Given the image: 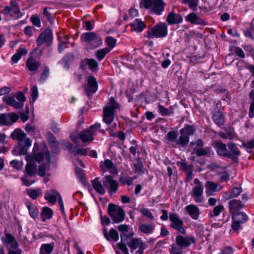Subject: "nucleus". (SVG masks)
Returning <instances> with one entry per match:
<instances>
[{
  "label": "nucleus",
  "mask_w": 254,
  "mask_h": 254,
  "mask_svg": "<svg viewBox=\"0 0 254 254\" xmlns=\"http://www.w3.org/2000/svg\"><path fill=\"white\" fill-rule=\"evenodd\" d=\"M89 150V148L86 149H78L76 147L73 148L72 150V153L74 155L80 154L81 155H86L88 154V151Z\"/></svg>",
  "instance_id": "55"
},
{
  "label": "nucleus",
  "mask_w": 254,
  "mask_h": 254,
  "mask_svg": "<svg viewBox=\"0 0 254 254\" xmlns=\"http://www.w3.org/2000/svg\"><path fill=\"white\" fill-rule=\"evenodd\" d=\"M3 100L7 105L16 108L15 96L14 94L4 96Z\"/></svg>",
  "instance_id": "43"
},
{
  "label": "nucleus",
  "mask_w": 254,
  "mask_h": 254,
  "mask_svg": "<svg viewBox=\"0 0 254 254\" xmlns=\"http://www.w3.org/2000/svg\"><path fill=\"white\" fill-rule=\"evenodd\" d=\"M198 0H183V2L187 4L190 8L195 11L197 9Z\"/></svg>",
  "instance_id": "48"
},
{
  "label": "nucleus",
  "mask_w": 254,
  "mask_h": 254,
  "mask_svg": "<svg viewBox=\"0 0 254 254\" xmlns=\"http://www.w3.org/2000/svg\"><path fill=\"white\" fill-rule=\"evenodd\" d=\"M127 245L131 249V252L133 250H134L138 248L139 249L137 252L143 253V251L146 247L145 243L141 241L140 239L133 238L130 239L129 242L127 243Z\"/></svg>",
  "instance_id": "13"
},
{
  "label": "nucleus",
  "mask_w": 254,
  "mask_h": 254,
  "mask_svg": "<svg viewBox=\"0 0 254 254\" xmlns=\"http://www.w3.org/2000/svg\"><path fill=\"white\" fill-rule=\"evenodd\" d=\"M242 191V190L241 188L235 187L233 189H232L230 191V192L231 193V196H232V198L237 197L241 193Z\"/></svg>",
  "instance_id": "61"
},
{
  "label": "nucleus",
  "mask_w": 254,
  "mask_h": 254,
  "mask_svg": "<svg viewBox=\"0 0 254 254\" xmlns=\"http://www.w3.org/2000/svg\"><path fill=\"white\" fill-rule=\"evenodd\" d=\"M4 233L5 236L1 238V241L9 251L8 254H16V242L14 236L6 230H4Z\"/></svg>",
  "instance_id": "8"
},
{
  "label": "nucleus",
  "mask_w": 254,
  "mask_h": 254,
  "mask_svg": "<svg viewBox=\"0 0 254 254\" xmlns=\"http://www.w3.org/2000/svg\"><path fill=\"white\" fill-rule=\"evenodd\" d=\"M103 179V185L105 189L107 190L108 193L111 195L116 193L118 190V184L113 179V177L111 175L106 176Z\"/></svg>",
  "instance_id": "10"
},
{
  "label": "nucleus",
  "mask_w": 254,
  "mask_h": 254,
  "mask_svg": "<svg viewBox=\"0 0 254 254\" xmlns=\"http://www.w3.org/2000/svg\"><path fill=\"white\" fill-rule=\"evenodd\" d=\"M103 233L105 238L108 241L113 240L117 242L119 240L118 233L113 228L110 230L109 234L106 229L104 230Z\"/></svg>",
  "instance_id": "26"
},
{
  "label": "nucleus",
  "mask_w": 254,
  "mask_h": 254,
  "mask_svg": "<svg viewBox=\"0 0 254 254\" xmlns=\"http://www.w3.org/2000/svg\"><path fill=\"white\" fill-rule=\"evenodd\" d=\"M27 207L28 209L30 216L33 219L37 218L39 214L37 207L31 203H28Z\"/></svg>",
  "instance_id": "40"
},
{
  "label": "nucleus",
  "mask_w": 254,
  "mask_h": 254,
  "mask_svg": "<svg viewBox=\"0 0 254 254\" xmlns=\"http://www.w3.org/2000/svg\"><path fill=\"white\" fill-rule=\"evenodd\" d=\"M194 184L195 186L192 189L191 195L196 203H202L204 201L203 186L197 178L194 180Z\"/></svg>",
  "instance_id": "7"
},
{
  "label": "nucleus",
  "mask_w": 254,
  "mask_h": 254,
  "mask_svg": "<svg viewBox=\"0 0 254 254\" xmlns=\"http://www.w3.org/2000/svg\"><path fill=\"white\" fill-rule=\"evenodd\" d=\"M53 40L52 33L49 28L46 29L39 36L37 40L38 47L41 46L44 43L47 47L50 46Z\"/></svg>",
  "instance_id": "11"
},
{
  "label": "nucleus",
  "mask_w": 254,
  "mask_h": 254,
  "mask_svg": "<svg viewBox=\"0 0 254 254\" xmlns=\"http://www.w3.org/2000/svg\"><path fill=\"white\" fill-rule=\"evenodd\" d=\"M227 146L230 150V154L232 155V157L231 158H230V159H232L233 160H235L236 158V156H239L240 155L241 153L240 151L237 147V145L232 142H230L228 143Z\"/></svg>",
  "instance_id": "27"
},
{
  "label": "nucleus",
  "mask_w": 254,
  "mask_h": 254,
  "mask_svg": "<svg viewBox=\"0 0 254 254\" xmlns=\"http://www.w3.org/2000/svg\"><path fill=\"white\" fill-rule=\"evenodd\" d=\"M34 159L38 162H40L42 160H45L46 162H50V153L46 146L43 147L42 151L34 155Z\"/></svg>",
  "instance_id": "20"
},
{
  "label": "nucleus",
  "mask_w": 254,
  "mask_h": 254,
  "mask_svg": "<svg viewBox=\"0 0 254 254\" xmlns=\"http://www.w3.org/2000/svg\"><path fill=\"white\" fill-rule=\"evenodd\" d=\"M26 66L30 71L37 70L40 66V62L32 58L28 59Z\"/></svg>",
  "instance_id": "34"
},
{
  "label": "nucleus",
  "mask_w": 254,
  "mask_h": 254,
  "mask_svg": "<svg viewBox=\"0 0 254 254\" xmlns=\"http://www.w3.org/2000/svg\"><path fill=\"white\" fill-rule=\"evenodd\" d=\"M243 217H244V220L242 221H236L235 220H233V222L231 225L232 229L235 231L237 230L240 227L241 225L246 222L248 220V217L247 215L242 214Z\"/></svg>",
  "instance_id": "47"
},
{
  "label": "nucleus",
  "mask_w": 254,
  "mask_h": 254,
  "mask_svg": "<svg viewBox=\"0 0 254 254\" xmlns=\"http://www.w3.org/2000/svg\"><path fill=\"white\" fill-rule=\"evenodd\" d=\"M30 19L34 25L38 27L41 26V21L38 16L33 15L30 17Z\"/></svg>",
  "instance_id": "59"
},
{
  "label": "nucleus",
  "mask_w": 254,
  "mask_h": 254,
  "mask_svg": "<svg viewBox=\"0 0 254 254\" xmlns=\"http://www.w3.org/2000/svg\"><path fill=\"white\" fill-rule=\"evenodd\" d=\"M92 133L89 129L81 131L79 134V137L84 143L91 142L93 140Z\"/></svg>",
  "instance_id": "31"
},
{
  "label": "nucleus",
  "mask_w": 254,
  "mask_h": 254,
  "mask_svg": "<svg viewBox=\"0 0 254 254\" xmlns=\"http://www.w3.org/2000/svg\"><path fill=\"white\" fill-rule=\"evenodd\" d=\"M102 183L100 180V177H97L91 181V185L93 188L96 192L100 195H103L106 192L105 187Z\"/></svg>",
  "instance_id": "21"
},
{
  "label": "nucleus",
  "mask_w": 254,
  "mask_h": 254,
  "mask_svg": "<svg viewBox=\"0 0 254 254\" xmlns=\"http://www.w3.org/2000/svg\"><path fill=\"white\" fill-rule=\"evenodd\" d=\"M118 229L119 231L122 232V233L121 234V241L126 242L129 236L125 234V232L128 231V226L126 224H122L119 225L118 226Z\"/></svg>",
  "instance_id": "37"
},
{
  "label": "nucleus",
  "mask_w": 254,
  "mask_h": 254,
  "mask_svg": "<svg viewBox=\"0 0 254 254\" xmlns=\"http://www.w3.org/2000/svg\"><path fill=\"white\" fill-rule=\"evenodd\" d=\"M158 112L162 116H169L174 114V108L170 106L168 108L164 107L162 105H159L158 106Z\"/></svg>",
  "instance_id": "33"
},
{
  "label": "nucleus",
  "mask_w": 254,
  "mask_h": 254,
  "mask_svg": "<svg viewBox=\"0 0 254 254\" xmlns=\"http://www.w3.org/2000/svg\"><path fill=\"white\" fill-rule=\"evenodd\" d=\"M186 20L192 24L206 25L207 23L202 19L199 18L195 13L192 12L185 17Z\"/></svg>",
  "instance_id": "24"
},
{
  "label": "nucleus",
  "mask_w": 254,
  "mask_h": 254,
  "mask_svg": "<svg viewBox=\"0 0 254 254\" xmlns=\"http://www.w3.org/2000/svg\"><path fill=\"white\" fill-rule=\"evenodd\" d=\"M177 133L175 131H170L168 132L166 135L167 140L169 142L175 143V144H176L177 141Z\"/></svg>",
  "instance_id": "49"
},
{
  "label": "nucleus",
  "mask_w": 254,
  "mask_h": 254,
  "mask_svg": "<svg viewBox=\"0 0 254 254\" xmlns=\"http://www.w3.org/2000/svg\"><path fill=\"white\" fill-rule=\"evenodd\" d=\"M51 191L52 192H51L49 190L46 191L45 192L44 198L49 202L54 204L56 203L58 198V195H57V193L59 192L54 190H51Z\"/></svg>",
  "instance_id": "30"
},
{
  "label": "nucleus",
  "mask_w": 254,
  "mask_h": 254,
  "mask_svg": "<svg viewBox=\"0 0 254 254\" xmlns=\"http://www.w3.org/2000/svg\"><path fill=\"white\" fill-rule=\"evenodd\" d=\"M165 5V2L162 0H154V2L148 9L149 12L157 15H161L164 10Z\"/></svg>",
  "instance_id": "12"
},
{
  "label": "nucleus",
  "mask_w": 254,
  "mask_h": 254,
  "mask_svg": "<svg viewBox=\"0 0 254 254\" xmlns=\"http://www.w3.org/2000/svg\"><path fill=\"white\" fill-rule=\"evenodd\" d=\"M29 114V110L28 107H26L25 112H20V119L23 123L25 122L29 119L28 114Z\"/></svg>",
  "instance_id": "58"
},
{
  "label": "nucleus",
  "mask_w": 254,
  "mask_h": 254,
  "mask_svg": "<svg viewBox=\"0 0 254 254\" xmlns=\"http://www.w3.org/2000/svg\"><path fill=\"white\" fill-rule=\"evenodd\" d=\"M212 119L214 123L221 126L224 123V118L222 113L218 110H214L212 114Z\"/></svg>",
  "instance_id": "28"
},
{
  "label": "nucleus",
  "mask_w": 254,
  "mask_h": 254,
  "mask_svg": "<svg viewBox=\"0 0 254 254\" xmlns=\"http://www.w3.org/2000/svg\"><path fill=\"white\" fill-rule=\"evenodd\" d=\"M153 2L154 0H140V7L148 10Z\"/></svg>",
  "instance_id": "54"
},
{
  "label": "nucleus",
  "mask_w": 254,
  "mask_h": 254,
  "mask_svg": "<svg viewBox=\"0 0 254 254\" xmlns=\"http://www.w3.org/2000/svg\"><path fill=\"white\" fill-rule=\"evenodd\" d=\"M225 210L224 206L222 204L215 206L213 209L212 213L208 214L210 217L218 216L220 214Z\"/></svg>",
  "instance_id": "45"
},
{
  "label": "nucleus",
  "mask_w": 254,
  "mask_h": 254,
  "mask_svg": "<svg viewBox=\"0 0 254 254\" xmlns=\"http://www.w3.org/2000/svg\"><path fill=\"white\" fill-rule=\"evenodd\" d=\"M244 207V204L240 200L234 199L230 200L228 202V208L232 215L238 212V211Z\"/></svg>",
  "instance_id": "19"
},
{
  "label": "nucleus",
  "mask_w": 254,
  "mask_h": 254,
  "mask_svg": "<svg viewBox=\"0 0 254 254\" xmlns=\"http://www.w3.org/2000/svg\"><path fill=\"white\" fill-rule=\"evenodd\" d=\"M118 108H119V104L113 97H111L109 102L103 108V122L107 125L111 124L114 119L115 110Z\"/></svg>",
  "instance_id": "3"
},
{
  "label": "nucleus",
  "mask_w": 254,
  "mask_h": 254,
  "mask_svg": "<svg viewBox=\"0 0 254 254\" xmlns=\"http://www.w3.org/2000/svg\"><path fill=\"white\" fill-rule=\"evenodd\" d=\"M98 89V83L96 78L90 75L87 78V85L85 88V92L87 95L95 93Z\"/></svg>",
  "instance_id": "15"
},
{
  "label": "nucleus",
  "mask_w": 254,
  "mask_h": 254,
  "mask_svg": "<svg viewBox=\"0 0 254 254\" xmlns=\"http://www.w3.org/2000/svg\"><path fill=\"white\" fill-rule=\"evenodd\" d=\"M26 174L25 175L33 177L37 172L36 165L32 163H28L25 168Z\"/></svg>",
  "instance_id": "39"
},
{
  "label": "nucleus",
  "mask_w": 254,
  "mask_h": 254,
  "mask_svg": "<svg viewBox=\"0 0 254 254\" xmlns=\"http://www.w3.org/2000/svg\"><path fill=\"white\" fill-rule=\"evenodd\" d=\"M190 141V137L185 134H181L179 139H177L176 145L182 147H186Z\"/></svg>",
  "instance_id": "42"
},
{
  "label": "nucleus",
  "mask_w": 254,
  "mask_h": 254,
  "mask_svg": "<svg viewBox=\"0 0 254 254\" xmlns=\"http://www.w3.org/2000/svg\"><path fill=\"white\" fill-rule=\"evenodd\" d=\"M168 34V27L166 23L160 22L147 32V37L149 39L153 38H163Z\"/></svg>",
  "instance_id": "4"
},
{
  "label": "nucleus",
  "mask_w": 254,
  "mask_h": 254,
  "mask_svg": "<svg viewBox=\"0 0 254 254\" xmlns=\"http://www.w3.org/2000/svg\"><path fill=\"white\" fill-rule=\"evenodd\" d=\"M140 212L141 213V214L146 216L147 217L149 218V219L151 220L154 219V217L152 215V214L149 211V210L147 208H143L141 209L140 210Z\"/></svg>",
  "instance_id": "62"
},
{
  "label": "nucleus",
  "mask_w": 254,
  "mask_h": 254,
  "mask_svg": "<svg viewBox=\"0 0 254 254\" xmlns=\"http://www.w3.org/2000/svg\"><path fill=\"white\" fill-rule=\"evenodd\" d=\"M170 221V227L178 231L180 233L185 235L186 233L185 225L183 221L180 216L176 213H170L169 216Z\"/></svg>",
  "instance_id": "6"
},
{
  "label": "nucleus",
  "mask_w": 254,
  "mask_h": 254,
  "mask_svg": "<svg viewBox=\"0 0 254 254\" xmlns=\"http://www.w3.org/2000/svg\"><path fill=\"white\" fill-rule=\"evenodd\" d=\"M49 69L48 67H46L44 68V69L41 75L40 81L43 82V81H44L45 80H46L49 76Z\"/></svg>",
  "instance_id": "63"
},
{
  "label": "nucleus",
  "mask_w": 254,
  "mask_h": 254,
  "mask_svg": "<svg viewBox=\"0 0 254 254\" xmlns=\"http://www.w3.org/2000/svg\"><path fill=\"white\" fill-rule=\"evenodd\" d=\"M209 149V148H208V147H206L205 148H196V147L194 148V151L195 152L196 154L198 156L206 155L207 154L208 150Z\"/></svg>",
  "instance_id": "56"
},
{
  "label": "nucleus",
  "mask_w": 254,
  "mask_h": 254,
  "mask_svg": "<svg viewBox=\"0 0 254 254\" xmlns=\"http://www.w3.org/2000/svg\"><path fill=\"white\" fill-rule=\"evenodd\" d=\"M185 210L190 216L193 220L198 219L200 212L197 206L194 204H190L186 206Z\"/></svg>",
  "instance_id": "23"
},
{
  "label": "nucleus",
  "mask_w": 254,
  "mask_h": 254,
  "mask_svg": "<svg viewBox=\"0 0 254 254\" xmlns=\"http://www.w3.org/2000/svg\"><path fill=\"white\" fill-rule=\"evenodd\" d=\"M54 247L55 244L54 242L50 244H43L40 248L39 254H51Z\"/></svg>",
  "instance_id": "29"
},
{
  "label": "nucleus",
  "mask_w": 254,
  "mask_h": 254,
  "mask_svg": "<svg viewBox=\"0 0 254 254\" xmlns=\"http://www.w3.org/2000/svg\"><path fill=\"white\" fill-rule=\"evenodd\" d=\"M108 213L114 222H122L125 217V213L122 208L118 205L110 203L108 207Z\"/></svg>",
  "instance_id": "5"
},
{
  "label": "nucleus",
  "mask_w": 254,
  "mask_h": 254,
  "mask_svg": "<svg viewBox=\"0 0 254 254\" xmlns=\"http://www.w3.org/2000/svg\"><path fill=\"white\" fill-rule=\"evenodd\" d=\"M110 51L111 49L107 47L101 49L96 52V58L99 61H101Z\"/></svg>",
  "instance_id": "38"
},
{
  "label": "nucleus",
  "mask_w": 254,
  "mask_h": 254,
  "mask_svg": "<svg viewBox=\"0 0 254 254\" xmlns=\"http://www.w3.org/2000/svg\"><path fill=\"white\" fill-rule=\"evenodd\" d=\"M205 188L206 189V193H207V190H210L212 192H216L219 191L221 189V187L219 186V184L212 181L206 182L205 183Z\"/></svg>",
  "instance_id": "36"
},
{
  "label": "nucleus",
  "mask_w": 254,
  "mask_h": 254,
  "mask_svg": "<svg viewBox=\"0 0 254 254\" xmlns=\"http://www.w3.org/2000/svg\"><path fill=\"white\" fill-rule=\"evenodd\" d=\"M221 254H230L233 253V249L231 246H226L221 249Z\"/></svg>",
  "instance_id": "64"
},
{
  "label": "nucleus",
  "mask_w": 254,
  "mask_h": 254,
  "mask_svg": "<svg viewBox=\"0 0 254 254\" xmlns=\"http://www.w3.org/2000/svg\"><path fill=\"white\" fill-rule=\"evenodd\" d=\"M1 13L6 16L7 19L12 17L16 14V1L12 0L10 5L5 6L1 10Z\"/></svg>",
  "instance_id": "22"
},
{
  "label": "nucleus",
  "mask_w": 254,
  "mask_h": 254,
  "mask_svg": "<svg viewBox=\"0 0 254 254\" xmlns=\"http://www.w3.org/2000/svg\"><path fill=\"white\" fill-rule=\"evenodd\" d=\"M166 21L169 25L179 24L183 22V18L181 14L173 10L168 13Z\"/></svg>",
  "instance_id": "16"
},
{
  "label": "nucleus",
  "mask_w": 254,
  "mask_h": 254,
  "mask_svg": "<svg viewBox=\"0 0 254 254\" xmlns=\"http://www.w3.org/2000/svg\"><path fill=\"white\" fill-rule=\"evenodd\" d=\"M100 167L104 172L109 171L113 174L118 173L117 169L113 162L109 159H106L104 162L101 161L100 163Z\"/></svg>",
  "instance_id": "17"
},
{
  "label": "nucleus",
  "mask_w": 254,
  "mask_h": 254,
  "mask_svg": "<svg viewBox=\"0 0 254 254\" xmlns=\"http://www.w3.org/2000/svg\"><path fill=\"white\" fill-rule=\"evenodd\" d=\"M195 242V239L193 236L177 235L175 238V244L170 245L169 253L170 254H183V249L189 247Z\"/></svg>",
  "instance_id": "1"
},
{
  "label": "nucleus",
  "mask_w": 254,
  "mask_h": 254,
  "mask_svg": "<svg viewBox=\"0 0 254 254\" xmlns=\"http://www.w3.org/2000/svg\"><path fill=\"white\" fill-rule=\"evenodd\" d=\"M80 40L85 44L86 49L88 50H94L100 46L103 43L102 38L94 32L82 33Z\"/></svg>",
  "instance_id": "2"
},
{
  "label": "nucleus",
  "mask_w": 254,
  "mask_h": 254,
  "mask_svg": "<svg viewBox=\"0 0 254 254\" xmlns=\"http://www.w3.org/2000/svg\"><path fill=\"white\" fill-rule=\"evenodd\" d=\"M41 215L42 221H45L46 219H49L52 217L53 215V211L51 208L45 207L43 208Z\"/></svg>",
  "instance_id": "41"
},
{
  "label": "nucleus",
  "mask_w": 254,
  "mask_h": 254,
  "mask_svg": "<svg viewBox=\"0 0 254 254\" xmlns=\"http://www.w3.org/2000/svg\"><path fill=\"white\" fill-rule=\"evenodd\" d=\"M86 65L93 72H96L98 69V63L94 59L85 58L83 60L80 64V67L82 69L84 70L86 68Z\"/></svg>",
  "instance_id": "14"
},
{
  "label": "nucleus",
  "mask_w": 254,
  "mask_h": 254,
  "mask_svg": "<svg viewBox=\"0 0 254 254\" xmlns=\"http://www.w3.org/2000/svg\"><path fill=\"white\" fill-rule=\"evenodd\" d=\"M50 163V162H47L39 166L38 170V174L39 176L44 177L45 175L46 170L49 168Z\"/></svg>",
  "instance_id": "46"
},
{
  "label": "nucleus",
  "mask_w": 254,
  "mask_h": 254,
  "mask_svg": "<svg viewBox=\"0 0 254 254\" xmlns=\"http://www.w3.org/2000/svg\"><path fill=\"white\" fill-rule=\"evenodd\" d=\"M134 170L135 173L140 174L143 172V167L142 163L139 160H137L134 163Z\"/></svg>",
  "instance_id": "52"
},
{
  "label": "nucleus",
  "mask_w": 254,
  "mask_h": 254,
  "mask_svg": "<svg viewBox=\"0 0 254 254\" xmlns=\"http://www.w3.org/2000/svg\"><path fill=\"white\" fill-rule=\"evenodd\" d=\"M28 195L33 199H36L38 197L42 195L43 191L41 189H29L26 190Z\"/></svg>",
  "instance_id": "35"
},
{
  "label": "nucleus",
  "mask_w": 254,
  "mask_h": 254,
  "mask_svg": "<svg viewBox=\"0 0 254 254\" xmlns=\"http://www.w3.org/2000/svg\"><path fill=\"white\" fill-rule=\"evenodd\" d=\"M180 168L185 172H188L193 169L192 166L191 165H189L185 162H183L181 163Z\"/></svg>",
  "instance_id": "60"
},
{
  "label": "nucleus",
  "mask_w": 254,
  "mask_h": 254,
  "mask_svg": "<svg viewBox=\"0 0 254 254\" xmlns=\"http://www.w3.org/2000/svg\"><path fill=\"white\" fill-rule=\"evenodd\" d=\"M106 43L111 50L114 48L117 43V40L111 36H108L106 39Z\"/></svg>",
  "instance_id": "51"
},
{
  "label": "nucleus",
  "mask_w": 254,
  "mask_h": 254,
  "mask_svg": "<svg viewBox=\"0 0 254 254\" xmlns=\"http://www.w3.org/2000/svg\"><path fill=\"white\" fill-rule=\"evenodd\" d=\"M227 146L225 143L220 142H216L215 143V146L216 148V151L218 155L228 158H231L232 155L230 154V152L228 150Z\"/></svg>",
  "instance_id": "18"
},
{
  "label": "nucleus",
  "mask_w": 254,
  "mask_h": 254,
  "mask_svg": "<svg viewBox=\"0 0 254 254\" xmlns=\"http://www.w3.org/2000/svg\"><path fill=\"white\" fill-rule=\"evenodd\" d=\"M26 134L21 129L17 128V140L18 141V146L21 147L20 154H24L26 153V148L31 145V141L28 138H26Z\"/></svg>",
  "instance_id": "9"
},
{
  "label": "nucleus",
  "mask_w": 254,
  "mask_h": 254,
  "mask_svg": "<svg viewBox=\"0 0 254 254\" xmlns=\"http://www.w3.org/2000/svg\"><path fill=\"white\" fill-rule=\"evenodd\" d=\"M196 130L195 127L192 125L186 124L185 127L180 130L181 134H185L189 136L194 134Z\"/></svg>",
  "instance_id": "32"
},
{
  "label": "nucleus",
  "mask_w": 254,
  "mask_h": 254,
  "mask_svg": "<svg viewBox=\"0 0 254 254\" xmlns=\"http://www.w3.org/2000/svg\"><path fill=\"white\" fill-rule=\"evenodd\" d=\"M129 26L131 31H135L140 32L142 31L146 27V25L144 22L139 19H136L133 22L128 25Z\"/></svg>",
  "instance_id": "25"
},
{
  "label": "nucleus",
  "mask_w": 254,
  "mask_h": 254,
  "mask_svg": "<svg viewBox=\"0 0 254 254\" xmlns=\"http://www.w3.org/2000/svg\"><path fill=\"white\" fill-rule=\"evenodd\" d=\"M28 51L25 48V47L22 45H20L18 48V50H17V62L21 59L22 56L26 55Z\"/></svg>",
  "instance_id": "50"
},
{
  "label": "nucleus",
  "mask_w": 254,
  "mask_h": 254,
  "mask_svg": "<svg viewBox=\"0 0 254 254\" xmlns=\"http://www.w3.org/2000/svg\"><path fill=\"white\" fill-rule=\"evenodd\" d=\"M7 126H10L16 122V114L13 112L6 114Z\"/></svg>",
  "instance_id": "53"
},
{
  "label": "nucleus",
  "mask_w": 254,
  "mask_h": 254,
  "mask_svg": "<svg viewBox=\"0 0 254 254\" xmlns=\"http://www.w3.org/2000/svg\"><path fill=\"white\" fill-rule=\"evenodd\" d=\"M29 177V176L25 175L24 177L21 179L23 185L29 186L35 182V180L30 179Z\"/></svg>",
  "instance_id": "57"
},
{
  "label": "nucleus",
  "mask_w": 254,
  "mask_h": 254,
  "mask_svg": "<svg viewBox=\"0 0 254 254\" xmlns=\"http://www.w3.org/2000/svg\"><path fill=\"white\" fill-rule=\"evenodd\" d=\"M139 228L142 233L146 234L152 233L154 229L152 225L148 223L141 224Z\"/></svg>",
  "instance_id": "44"
}]
</instances>
